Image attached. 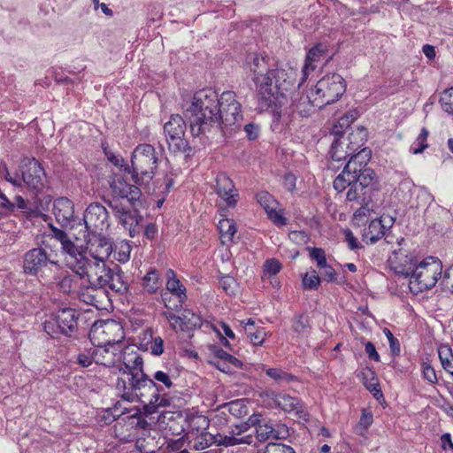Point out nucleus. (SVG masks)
Listing matches in <instances>:
<instances>
[{
    "instance_id": "c03bdc74",
    "label": "nucleus",
    "mask_w": 453,
    "mask_h": 453,
    "mask_svg": "<svg viewBox=\"0 0 453 453\" xmlns=\"http://www.w3.org/2000/svg\"><path fill=\"white\" fill-rule=\"evenodd\" d=\"M257 202L265 209V212L273 208L277 202L271 194L260 191L256 195Z\"/></svg>"
},
{
    "instance_id": "f704fd0d",
    "label": "nucleus",
    "mask_w": 453,
    "mask_h": 453,
    "mask_svg": "<svg viewBox=\"0 0 453 453\" xmlns=\"http://www.w3.org/2000/svg\"><path fill=\"white\" fill-rule=\"evenodd\" d=\"M343 145L344 143L342 142H339V139L336 138L333 142L330 150L331 157L334 161H341L345 160L348 157L349 158L356 155L357 153H350V151L348 150V151L343 150Z\"/></svg>"
},
{
    "instance_id": "20e7f679",
    "label": "nucleus",
    "mask_w": 453,
    "mask_h": 453,
    "mask_svg": "<svg viewBox=\"0 0 453 453\" xmlns=\"http://www.w3.org/2000/svg\"><path fill=\"white\" fill-rule=\"evenodd\" d=\"M371 154L368 148L361 149L349 158L342 172L334 180V188L338 192L349 188L346 196L349 202L365 203L369 198L370 188L376 181L374 171L367 167Z\"/></svg>"
},
{
    "instance_id": "774afa93",
    "label": "nucleus",
    "mask_w": 453,
    "mask_h": 453,
    "mask_svg": "<svg viewBox=\"0 0 453 453\" xmlns=\"http://www.w3.org/2000/svg\"><path fill=\"white\" fill-rule=\"evenodd\" d=\"M372 423V415L371 413L363 412L358 422L357 427L366 430Z\"/></svg>"
},
{
    "instance_id": "4be33fe9",
    "label": "nucleus",
    "mask_w": 453,
    "mask_h": 453,
    "mask_svg": "<svg viewBox=\"0 0 453 453\" xmlns=\"http://www.w3.org/2000/svg\"><path fill=\"white\" fill-rule=\"evenodd\" d=\"M266 395L270 401L269 404L272 407H277L285 412L294 413L295 415L301 417L303 411L298 398L273 391L268 392Z\"/></svg>"
},
{
    "instance_id": "9b49d317",
    "label": "nucleus",
    "mask_w": 453,
    "mask_h": 453,
    "mask_svg": "<svg viewBox=\"0 0 453 453\" xmlns=\"http://www.w3.org/2000/svg\"><path fill=\"white\" fill-rule=\"evenodd\" d=\"M108 205L111 209L118 223L128 230L131 237H134L140 234L142 231L140 223L142 217L138 211V206H131L132 208H129L127 205H125L122 201L118 199L109 200Z\"/></svg>"
},
{
    "instance_id": "bf43d9fd",
    "label": "nucleus",
    "mask_w": 453,
    "mask_h": 453,
    "mask_svg": "<svg viewBox=\"0 0 453 453\" xmlns=\"http://www.w3.org/2000/svg\"><path fill=\"white\" fill-rule=\"evenodd\" d=\"M154 379L157 382L162 383L166 388H171L173 387V381L169 374L165 372L157 371L154 374Z\"/></svg>"
},
{
    "instance_id": "0eeeda50",
    "label": "nucleus",
    "mask_w": 453,
    "mask_h": 453,
    "mask_svg": "<svg viewBox=\"0 0 453 453\" xmlns=\"http://www.w3.org/2000/svg\"><path fill=\"white\" fill-rule=\"evenodd\" d=\"M441 262L434 257H429L416 266L410 278L409 288L413 293H419L432 288L441 275Z\"/></svg>"
},
{
    "instance_id": "4468645a",
    "label": "nucleus",
    "mask_w": 453,
    "mask_h": 453,
    "mask_svg": "<svg viewBox=\"0 0 453 453\" xmlns=\"http://www.w3.org/2000/svg\"><path fill=\"white\" fill-rule=\"evenodd\" d=\"M49 265L59 267L57 260L51 253H48L43 248L37 247L27 250L23 257V272L29 276H37Z\"/></svg>"
},
{
    "instance_id": "37998d69",
    "label": "nucleus",
    "mask_w": 453,
    "mask_h": 453,
    "mask_svg": "<svg viewBox=\"0 0 453 453\" xmlns=\"http://www.w3.org/2000/svg\"><path fill=\"white\" fill-rule=\"evenodd\" d=\"M439 357L443 369L453 376V355L449 349H440Z\"/></svg>"
},
{
    "instance_id": "49530a36",
    "label": "nucleus",
    "mask_w": 453,
    "mask_h": 453,
    "mask_svg": "<svg viewBox=\"0 0 453 453\" xmlns=\"http://www.w3.org/2000/svg\"><path fill=\"white\" fill-rule=\"evenodd\" d=\"M310 257L314 260L317 264L318 268L322 269L327 265L326 257L325 250L321 248H311L310 249Z\"/></svg>"
},
{
    "instance_id": "c756f323",
    "label": "nucleus",
    "mask_w": 453,
    "mask_h": 453,
    "mask_svg": "<svg viewBox=\"0 0 453 453\" xmlns=\"http://www.w3.org/2000/svg\"><path fill=\"white\" fill-rule=\"evenodd\" d=\"M367 137V131L365 127H357L352 131L348 137L349 142L346 144L347 149L350 153H355L357 150L361 149Z\"/></svg>"
},
{
    "instance_id": "a211bd4d",
    "label": "nucleus",
    "mask_w": 453,
    "mask_h": 453,
    "mask_svg": "<svg viewBox=\"0 0 453 453\" xmlns=\"http://www.w3.org/2000/svg\"><path fill=\"white\" fill-rule=\"evenodd\" d=\"M330 58L328 56V45L319 42L311 48L305 58V63L302 68V77L298 87L302 85L324 60L327 62Z\"/></svg>"
},
{
    "instance_id": "ea45409f",
    "label": "nucleus",
    "mask_w": 453,
    "mask_h": 453,
    "mask_svg": "<svg viewBox=\"0 0 453 453\" xmlns=\"http://www.w3.org/2000/svg\"><path fill=\"white\" fill-rule=\"evenodd\" d=\"M256 424H257V414H253L249 418L247 422L235 425L231 427V430L234 433V435H242V434H249L248 432L250 428L254 426Z\"/></svg>"
},
{
    "instance_id": "2f4dec72",
    "label": "nucleus",
    "mask_w": 453,
    "mask_h": 453,
    "mask_svg": "<svg viewBox=\"0 0 453 453\" xmlns=\"http://www.w3.org/2000/svg\"><path fill=\"white\" fill-rule=\"evenodd\" d=\"M385 233L386 230L383 228L382 223L375 219L371 221L368 227L365 230L363 236L365 239H368L371 243H375Z\"/></svg>"
},
{
    "instance_id": "412c9836",
    "label": "nucleus",
    "mask_w": 453,
    "mask_h": 453,
    "mask_svg": "<svg viewBox=\"0 0 453 453\" xmlns=\"http://www.w3.org/2000/svg\"><path fill=\"white\" fill-rule=\"evenodd\" d=\"M257 439L259 441H265L271 439H284L288 435V427L284 425H278L276 427L271 421L262 422L260 415L257 414V424L254 425Z\"/></svg>"
},
{
    "instance_id": "8fccbe9b",
    "label": "nucleus",
    "mask_w": 453,
    "mask_h": 453,
    "mask_svg": "<svg viewBox=\"0 0 453 453\" xmlns=\"http://www.w3.org/2000/svg\"><path fill=\"white\" fill-rule=\"evenodd\" d=\"M147 334L150 335V338L151 339V345H150V351L151 354L155 356H159L164 352V341L160 336L153 337L151 332H148L145 334V337Z\"/></svg>"
},
{
    "instance_id": "ddd939ff",
    "label": "nucleus",
    "mask_w": 453,
    "mask_h": 453,
    "mask_svg": "<svg viewBox=\"0 0 453 453\" xmlns=\"http://www.w3.org/2000/svg\"><path fill=\"white\" fill-rule=\"evenodd\" d=\"M79 313L73 308H64L58 311L53 321L44 323V330L47 334L54 336L60 333L71 336L77 329Z\"/></svg>"
},
{
    "instance_id": "e433bc0d",
    "label": "nucleus",
    "mask_w": 453,
    "mask_h": 453,
    "mask_svg": "<svg viewBox=\"0 0 453 453\" xmlns=\"http://www.w3.org/2000/svg\"><path fill=\"white\" fill-rule=\"evenodd\" d=\"M244 330L253 345L261 346L267 335V333L264 327H244Z\"/></svg>"
},
{
    "instance_id": "338daca9",
    "label": "nucleus",
    "mask_w": 453,
    "mask_h": 453,
    "mask_svg": "<svg viewBox=\"0 0 453 453\" xmlns=\"http://www.w3.org/2000/svg\"><path fill=\"white\" fill-rule=\"evenodd\" d=\"M321 270H323L322 276L324 280L329 282L334 281L336 280V272L330 265H326L325 267H322Z\"/></svg>"
},
{
    "instance_id": "cd10ccee",
    "label": "nucleus",
    "mask_w": 453,
    "mask_h": 453,
    "mask_svg": "<svg viewBox=\"0 0 453 453\" xmlns=\"http://www.w3.org/2000/svg\"><path fill=\"white\" fill-rule=\"evenodd\" d=\"M106 291V288H99V287L93 286L91 284L88 286H82L79 291V298L81 301L88 304L97 307L100 303L98 296L101 294H104Z\"/></svg>"
},
{
    "instance_id": "4d7b16f0",
    "label": "nucleus",
    "mask_w": 453,
    "mask_h": 453,
    "mask_svg": "<svg viewBox=\"0 0 453 453\" xmlns=\"http://www.w3.org/2000/svg\"><path fill=\"white\" fill-rule=\"evenodd\" d=\"M361 374L363 382L368 390H371L375 386H379L378 380L372 370H368L366 372H364Z\"/></svg>"
},
{
    "instance_id": "4c0bfd02",
    "label": "nucleus",
    "mask_w": 453,
    "mask_h": 453,
    "mask_svg": "<svg viewBox=\"0 0 453 453\" xmlns=\"http://www.w3.org/2000/svg\"><path fill=\"white\" fill-rule=\"evenodd\" d=\"M320 282L321 279L316 270L307 272L303 277V287L304 289H317Z\"/></svg>"
},
{
    "instance_id": "1a4fd4ad",
    "label": "nucleus",
    "mask_w": 453,
    "mask_h": 453,
    "mask_svg": "<svg viewBox=\"0 0 453 453\" xmlns=\"http://www.w3.org/2000/svg\"><path fill=\"white\" fill-rule=\"evenodd\" d=\"M88 336L93 346L122 343L125 337L121 325L115 320L96 321L89 330Z\"/></svg>"
},
{
    "instance_id": "6e6d98bb",
    "label": "nucleus",
    "mask_w": 453,
    "mask_h": 453,
    "mask_svg": "<svg viewBox=\"0 0 453 453\" xmlns=\"http://www.w3.org/2000/svg\"><path fill=\"white\" fill-rule=\"evenodd\" d=\"M105 156L110 162H111L115 166L119 167L121 171L130 173V167L124 163V159L121 157L116 156L112 152L106 150Z\"/></svg>"
},
{
    "instance_id": "5fc2aeb1",
    "label": "nucleus",
    "mask_w": 453,
    "mask_h": 453,
    "mask_svg": "<svg viewBox=\"0 0 453 453\" xmlns=\"http://www.w3.org/2000/svg\"><path fill=\"white\" fill-rule=\"evenodd\" d=\"M214 355L216 357H218L221 360L226 361L229 364H232L236 367H239L241 365V362L236 357L230 355L229 353H227L226 351H225L224 349H222L220 348L215 349Z\"/></svg>"
},
{
    "instance_id": "aec40b11",
    "label": "nucleus",
    "mask_w": 453,
    "mask_h": 453,
    "mask_svg": "<svg viewBox=\"0 0 453 453\" xmlns=\"http://www.w3.org/2000/svg\"><path fill=\"white\" fill-rule=\"evenodd\" d=\"M164 314L171 327L174 330L191 331L202 325L201 318L191 310H184L180 316H177L171 311H165Z\"/></svg>"
},
{
    "instance_id": "3c124183",
    "label": "nucleus",
    "mask_w": 453,
    "mask_h": 453,
    "mask_svg": "<svg viewBox=\"0 0 453 453\" xmlns=\"http://www.w3.org/2000/svg\"><path fill=\"white\" fill-rule=\"evenodd\" d=\"M131 247L127 242H122L115 252V258L120 263H126L130 258Z\"/></svg>"
},
{
    "instance_id": "6e6552de",
    "label": "nucleus",
    "mask_w": 453,
    "mask_h": 453,
    "mask_svg": "<svg viewBox=\"0 0 453 453\" xmlns=\"http://www.w3.org/2000/svg\"><path fill=\"white\" fill-rule=\"evenodd\" d=\"M346 91L345 80L338 73H328L311 88V94L318 108L334 104Z\"/></svg>"
},
{
    "instance_id": "58836bf2",
    "label": "nucleus",
    "mask_w": 453,
    "mask_h": 453,
    "mask_svg": "<svg viewBox=\"0 0 453 453\" xmlns=\"http://www.w3.org/2000/svg\"><path fill=\"white\" fill-rule=\"evenodd\" d=\"M214 444V434L209 432H202L194 442L193 449L195 450H203Z\"/></svg>"
},
{
    "instance_id": "bb28decb",
    "label": "nucleus",
    "mask_w": 453,
    "mask_h": 453,
    "mask_svg": "<svg viewBox=\"0 0 453 453\" xmlns=\"http://www.w3.org/2000/svg\"><path fill=\"white\" fill-rule=\"evenodd\" d=\"M167 277L166 289L178 298L180 304L176 305V308L180 307L187 300L186 288L176 278V275L172 269L167 271Z\"/></svg>"
},
{
    "instance_id": "dca6fc26",
    "label": "nucleus",
    "mask_w": 453,
    "mask_h": 453,
    "mask_svg": "<svg viewBox=\"0 0 453 453\" xmlns=\"http://www.w3.org/2000/svg\"><path fill=\"white\" fill-rule=\"evenodd\" d=\"M109 213L104 206L98 203H90L84 212L83 221L88 234L102 233L110 226Z\"/></svg>"
},
{
    "instance_id": "69168bd1",
    "label": "nucleus",
    "mask_w": 453,
    "mask_h": 453,
    "mask_svg": "<svg viewBox=\"0 0 453 453\" xmlns=\"http://www.w3.org/2000/svg\"><path fill=\"white\" fill-rule=\"evenodd\" d=\"M442 283L445 288L453 291V264L444 273Z\"/></svg>"
},
{
    "instance_id": "a18cd8bd",
    "label": "nucleus",
    "mask_w": 453,
    "mask_h": 453,
    "mask_svg": "<svg viewBox=\"0 0 453 453\" xmlns=\"http://www.w3.org/2000/svg\"><path fill=\"white\" fill-rule=\"evenodd\" d=\"M236 439L234 437L232 430L229 431V434H214V444L217 446H223L226 448L235 446Z\"/></svg>"
},
{
    "instance_id": "7c9ffc66",
    "label": "nucleus",
    "mask_w": 453,
    "mask_h": 453,
    "mask_svg": "<svg viewBox=\"0 0 453 453\" xmlns=\"http://www.w3.org/2000/svg\"><path fill=\"white\" fill-rule=\"evenodd\" d=\"M161 284L160 274L157 270H150L142 278V287L150 294L156 293Z\"/></svg>"
},
{
    "instance_id": "5701e85b",
    "label": "nucleus",
    "mask_w": 453,
    "mask_h": 453,
    "mask_svg": "<svg viewBox=\"0 0 453 453\" xmlns=\"http://www.w3.org/2000/svg\"><path fill=\"white\" fill-rule=\"evenodd\" d=\"M388 262L394 272L405 278H411L412 272L416 266V260L413 257L408 256L405 251L399 250L394 251L389 257Z\"/></svg>"
},
{
    "instance_id": "a878e982",
    "label": "nucleus",
    "mask_w": 453,
    "mask_h": 453,
    "mask_svg": "<svg viewBox=\"0 0 453 453\" xmlns=\"http://www.w3.org/2000/svg\"><path fill=\"white\" fill-rule=\"evenodd\" d=\"M53 212L57 221L63 226H68L74 216V206L66 197H59L55 200Z\"/></svg>"
},
{
    "instance_id": "f3484780",
    "label": "nucleus",
    "mask_w": 453,
    "mask_h": 453,
    "mask_svg": "<svg viewBox=\"0 0 453 453\" xmlns=\"http://www.w3.org/2000/svg\"><path fill=\"white\" fill-rule=\"evenodd\" d=\"M21 176L22 182L31 190H40L44 186V170L35 158L22 161Z\"/></svg>"
},
{
    "instance_id": "7ed1b4c3",
    "label": "nucleus",
    "mask_w": 453,
    "mask_h": 453,
    "mask_svg": "<svg viewBox=\"0 0 453 453\" xmlns=\"http://www.w3.org/2000/svg\"><path fill=\"white\" fill-rule=\"evenodd\" d=\"M50 235L60 242L66 265L81 278L86 277L88 284L121 295L127 292L128 284L119 265L110 267L106 262L88 261L81 248L61 229L52 226Z\"/></svg>"
},
{
    "instance_id": "c9c22d12",
    "label": "nucleus",
    "mask_w": 453,
    "mask_h": 453,
    "mask_svg": "<svg viewBox=\"0 0 453 453\" xmlns=\"http://www.w3.org/2000/svg\"><path fill=\"white\" fill-rule=\"evenodd\" d=\"M265 373L279 384L289 383L296 380L294 375L278 368H269Z\"/></svg>"
},
{
    "instance_id": "473e14b6",
    "label": "nucleus",
    "mask_w": 453,
    "mask_h": 453,
    "mask_svg": "<svg viewBox=\"0 0 453 453\" xmlns=\"http://www.w3.org/2000/svg\"><path fill=\"white\" fill-rule=\"evenodd\" d=\"M250 61L248 62V65L250 71L254 73V77L265 75V71L268 70V64L265 57L259 55H252L250 57Z\"/></svg>"
},
{
    "instance_id": "e2e57ef3",
    "label": "nucleus",
    "mask_w": 453,
    "mask_h": 453,
    "mask_svg": "<svg viewBox=\"0 0 453 453\" xmlns=\"http://www.w3.org/2000/svg\"><path fill=\"white\" fill-rule=\"evenodd\" d=\"M423 376L431 383H436L438 380L434 369L427 364L423 366Z\"/></svg>"
},
{
    "instance_id": "a19ab883",
    "label": "nucleus",
    "mask_w": 453,
    "mask_h": 453,
    "mask_svg": "<svg viewBox=\"0 0 453 453\" xmlns=\"http://www.w3.org/2000/svg\"><path fill=\"white\" fill-rule=\"evenodd\" d=\"M440 104L444 111L453 114V87L445 89L441 94Z\"/></svg>"
},
{
    "instance_id": "09e8293b",
    "label": "nucleus",
    "mask_w": 453,
    "mask_h": 453,
    "mask_svg": "<svg viewBox=\"0 0 453 453\" xmlns=\"http://www.w3.org/2000/svg\"><path fill=\"white\" fill-rule=\"evenodd\" d=\"M383 333L388 340L390 352L393 356H398L400 354V342L393 335L392 332L385 327L383 329Z\"/></svg>"
},
{
    "instance_id": "f03ea898",
    "label": "nucleus",
    "mask_w": 453,
    "mask_h": 453,
    "mask_svg": "<svg viewBox=\"0 0 453 453\" xmlns=\"http://www.w3.org/2000/svg\"><path fill=\"white\" fill-rule=\"evenodd\" d=\"M122 359L116 383V390L121 399L130 403L141 402L147 414L155 413L158 407L171 404V399L164 393L163 387L157 386L143 372V360L140 354L125 353Z\"/></svg>"
},
{
    "instance_id": "79ce46f5",
    "label": "nucleus",
    "mask_w": 453,
    "mask_h": 453,
    "mask_svg": "<svg viewBox=\"0 0 453 453\" xmlns=\"http://www.w3.org/2000/svg\"><path fill=\"white\" fill-rule=\"evenodd\" d=\"M219 284L227 295H234L238 287L234 278L230 275L220 276Z\"/></svg>"
},
{
    "instance_id": "052dcab7",
    "label": "nucleus",
    "mask_w": 453,
    "mask_h": 453,
    "mask_svg": "<svg viewBox=\"0 0 453 453\" xmlns=\"http://www.w3.org/2000/svg\"><path fill=\"white\" fill-rule=\"evenodd\" d=\"M362 205L354 212V219L357 222L362 221L363 218L369 215L370 208L368 207V200L365 203H360Z\"/></svg>"
},
{
    "instance_id": "c85d7f7f",
    "label": "nucleus",
    "mask_w": 453,
    "mask_h": 453,
    "mask_svg": "<svg viewBox=\"0 0 453 453\" xmlns=\"http://www.w3.org/2000/svg\"><path fill=\"white\" fill-rule=\"evenodd\" d=\"M218 229L223 245H227L233 242L236 233V226L233 219H222L218 224Z\"/></svg>"
},
{
    "instance_id": "39448f33",
    "label": "nucleus",
    "mask_w": 453,
    "mask_h": 453,
    "mask_svg": "<svg viewBox=\"0 0 453 453\" xmlns=\"http://www.w3.org/2000/svg\"><path fill=\"white\" fill-rule=\"evenodd\" d=\"M297 72L292 67H278L267 71L265 75L252 78L257 85L261 109L278 115L288 104V96L296 87Z\"/></svg>"
},
{
    "instance_id": "6ab92c4d",
    "label": "nucleus",
    "mask_w": 453,
    "mask_h": 453,
    "mask_svg": "<svg viewBox=\"0 0 453 453\" xmlns=\"http://www.w3.org/2000/svg\"><path fill=\"white\" fill-rule=\"evenodd\" d=\"M122 343L95 345L94 362L104 366H114L122 360Z\"/></svg>"
},
{
    "instance_id": "393cba45",
    "label": "nucleus",
    "mask_w": 453,
    "mask_h": 453,
    "mask_svg": "<svg viewBox=\"0 0 453 453\" xmlns=\"http://www.w3.org/2000/svg\"><path fill=\"white\" fill-rule=\"evenodd\" d=\"M216 192L227 206L233 207L236 204L238 191L233 180L224 173H219L216 177Z\"/></svg>"
},
{
    "instance_id": "72a5a7b5",
    "label": "nucleus",
    "mask_w": 453,
    "mask_h": 453,
    "mask_svg": "<svg viewBox=\"0 0 453 453\" xmlns=\"http://www.w3.org/2000/svg\"><path fill=\"white\" fill-rule=\"evenodd\" d=\"M292 328L297 337L305 336L310 328L308 317L304 314L296 315L293 319Z\"/></svg>"
},
{
    "instance_id": "423d86ee",
    "label": "nucleus",
    "mask_w": 453,
    "mask_h": 453,
    "mask_svg": "<svg viewBox=\"0 0 453 453\" xmlns=\"http://www.w3.org/2000/svg\"><path fill=\"white\" fill-rule=\"evenodd\" d=\"M159 158L155 148L147 143L135 147L131 157L132 180L141 187H147L152 180Z\"/></svg>"
},
{
    "instance_id": "680f3d73",
    "label": "nucleus",
    "mask_w": 453,
    "mask_h": 453,
    "mask_svg": "<svg viewBox=\"0 0 453 453\" xmlns=\"http://www.w3.org/2000/svg\"><path fill=\"white\" fill-rule=\"evenodd\" d=\"M344 234H345V241L348 243V246L351 250H357V249L361 248L359 242L354 236L353 233L349 229L345 230Z\"/></svg>"
},
{
    "instance_id": "13d9d810",
    "label": "nucleus",
    "mask_w": 453,
    "mask_h": 453,
    "mask_svg": "<svg viewBox=\"0 0 453 453\" xmlns=\"http://www.w3.org/2000/svg\"><path fill=\"white\" fill-rule=\"evenodd\" d=\"M269 219L277 226H284L287 224V219L282 214L275 209V206L266 211Z\"/></svg>"
},
{
    "instance_id": "9d476101",
    "label": "nucleus",
    "mask_w": 453,
    "mask_h": 453,
    "mask_svg": "<svg viewBox=\"0 0 453 453\" xmlns=\"http://www.w3.org/2000/svg\"><path fill=\"white\" fill-rule=\"evenodd\" d=\"M185 131V121L179 114L172 115L170 119L164 125V133L170 152L180 154L191 150L188 141L184 139Z\"/></svg>"
},
{
    "instance_id": "0e129e2a",
    "label": "nucleus",
    "mask_w": 453,
    "mask_h": 453,
    "mask_svg": "<svg viewBox=\"0 0 453 453\" xmlns=\"http://www.w3.org/2000/svg\"><path fill=\"white\" fill-rule=\"evenodd\" d=\"M228 409L229 411L235 416H241L242 413H246V411H242V409H245V406L242 404V401L230 402L228 403Z\"/></svg>"
},
{
    "instance_id": "b1692460",
    "label": "nucleus",
    "mask_w": 453,
    "mask_h": 453,
    "mask_svg": "<svg viewBox=\"0 0 453 453\" xmlns=\"http://www.w3.org/2000/svg\"><path fill=\"white\" fill-rule=\"evenodd\" d=\"M289 110L291 113H297L300 117L309 116L314 107H318L311 89L306 96L301 95L299 92L294 91L290 95Z\"/></svg>"
},
{
    "instance_id": "2eb2a0df",
    "label": "nucleus",
    "mask_w": 453,
    "mask_h": 453,
    "mask_svg": "<svg viewBox=\"0 0 453 453\" xmlns=\"http://www.w3.org/2000/svg\"><path fill=\"white\" fill-rule=\"evenodd\" d=\"M80 248V246H78ZM81 251L88 257V261L107 262L112 253V242L102 233H91L86 236V250Z\"/></svg>"
},
{
    "instance_id": "f257e3e1",
    "label": "nucleus",
    "mask_w": 453,
    "mask_h": 453,
    "mask_svg": "<svg viewBox=\"0 0 453 453\" xmlns=\"http://www.w3.org/2000/svg\"><path fill=\"white\" fill-rule=\"evenodd\" d=\"M233 91L219 97L211 89L197 91L184 110L193 136H205L212 130L235 131L242 120V104Z\"/></svg>"
},
{
    "instance_id": "f8f14e48",
    "label": "nucleus",
    "mask_w": 453,
    "mask_h": 453,
    "mask_svg": "<svg viewBox=\"0 0 453 453\" xmlns=\"http://www.w3.org/2000/svg\"><path fill=\"white\" fill-rule=\"evenodd\" d=\"M112 199L119 201L127 200L130 206H140L142 204V191L135 185H131L125 180L119 173H111L108 177Z\"/></svg>"
},
{
    "instance_id": "603ef678",
    "label": "nucleus",
    "mask_w": 453,
    "mask_h": 453,
    "mask_svg": "<svg viewBox=\"0 0 453 453\" xmlns=\"http://www.w3.org/2000/svg\"><path fill=\"white\" fill-rule=\"evenodd\" d=\"M78 363L83 367L89 366L94 362V346L80 353L77 357Z\"/></svg>"
},
{
    "instance_id": "de8ad7c7",
    "label": "nucleus",
    "mask_w": 453,
    "mask_h": 453,
    "mask_svg": "<svg viewBox=\"0 0 453 453\" xmlns=\"http://www.w3.org/2000/svg\"><path fill=\"white\" fill-rule=\"evenodd\" d=\"M428 131L426 128L423 127L421 129L419 135L418 136L414 142V145H416L417 147H411L413 154H418L423 152V150L428 146V144L426 143Z\"/></svg>"
},
{
    "instance_id": "864d4df0",
    "label": "nucleus",
    "mask_w": 453,
    "mask_h": 453,
    "mask_svg": "<svg viewBox=\"0 0 453 453\" xmlns=\"http://www.w3.org/2000/svg\"><path fill=\"white\" fill-rule=\"evenodd\" d=\"M281 264L275 258L268 259L264 265V271L266 274L276 275L281 270Z\"/></svg>"
}]
</instances>
